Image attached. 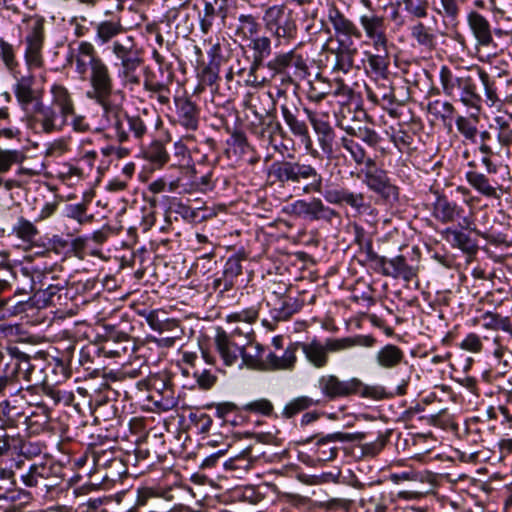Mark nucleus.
<instances>
[{
    "label": "nucleus",
    "mask_w": 512,
    "mask_h": 512,
    "mask_svg": "<svg viewBox=\"0 0 512 512\" xmlns=\"http://www.w3.org/2000/svg\"><path fill=\"white\" fill-rule=\"evenodd\" d=\"M467 24L477 46L488 47L493 44L491 25L486 17L472 10L467 14Z\"/></svg>",
    "instance_id": "nucleus-21"
},
{
    "label": "nucleus",
    "mask_w": 512,
    "mask_h": 512,
    "mask_svg": "<svg viewBox=\"0 0 512 512\" xmlns=\"http://www.w3.org/2000/svg\"><path fill=\"white\" fill-rule=\"evenodd\" d=\"M443 93L455 101L461 102L468 109L479 113L482 107V96L478 91L477 78L468 71L454 74L443 65L439 72Z\"/></svg>",
    "instance_id": "nucleus-4"
},
{
    "label": "nucleus",
    "mask_w": 512,
    "mask_h": 512,
    "mask_svg": "<svg viewBox=\"0 0 512 512\" xmlns=\"http://www.w3.org/2000/svg\"><path fill=\"white\" fill-rule=\"evenodd\" d=\"M363 183L387 204L399 200V188L391 182L387 171L379 168L371 158L366 161Z\"/></svg>",
    "instance_id": "nucleus-11"
},
{
    "label": "nucleus",
    "mask_w": 512,
    "mask_h": 512,
    "mask_svg": "<svg viewBox=\"0 0 512 512\" xmlns=\"http://www.w3.org/2000/svg\"><path fill=\"white\" fill-rule=\"evenodd\" d=\"M341 145L347 152H349V154L351 155L352 159L355 161L356 164H366V161L368 159L366 157V151L359 143H357L351 138L342 137Z\"/></svg>",
    "instance_id": "nucleus-57"
},
{
    "label": "nucleus",
    "mask_w": 512,
    "mask_h": 512,
    "mask_svg": "<svg viewBox=\"0 0 512 512\" xmlns=\"http://www.w3.org/2000/svg\"><path fill=\"white\" fill-rule=\"evenodd\" d=\"M243 410L263 416H271L274 411V406L268 399L261 398L245 404Z\"/></svg>",
    "instance_id": "nucleus-62"
},
{
    "label": "nucleus",
    "mask_w": 512,
    "mask_h": 512,
    "mask_svg": "<svg viewBox=\"0 0 512 512\" xmlns=\"http://www.w3.org/2000/svg\"><path fill=\"white\" fill-rule=\"evenodd\" d=\"M387 267L388 271H383V275L394 279L402 278L405 281H411L417 275L416 269L408 265L403 255L388 259Z\"/></svg>",
    "instance_id": "nucleus-38"
},
{
    "label": "nucleus",
    "mask_w": 512,
    "mask_h": 512,
    "mask_svg": "<svg viewBox=\"0 0 512 512\" xmlns=\"http://www.w3.org/2000/svg\"><path fill=\"white\" fill-rule=\"evenodd\" d=\"M405 11L413 18L422 19L428 16V0H402Z\"/></svg>",
    "instance_id": "nucleus-59"
},
{
    "label": "nucleus",
    "mask_w": 512,
    "mask_h": 512,
    "mask_svg": "<svg viewBox=\"0 0 512 512\" xmlns=\"http://www.w3.org/2000/svg\"><path fill=\"white\" fill-rule=\"evenodd\" d=\"M118 68V77L126 85H139L138 70L144 64V51L132 35H123L121 39L108 46Z\"/></svg>",
    "instance_id": "nucleus-5"
},
{
    "label": "nucleus",
    "mask_w": 512,
    "mask_h": 512,
    "mask_svg": "<svg viewBox=\"0 0 512 512\" xmlns=\"http://www.w3.org/2000/svg\"><path fill=\"white\" fill-rule=\"evenodd\" d=\"M376 339L372 335L354 337L327 338L325 343L314 339L308 343H299L307 361L315 368H324L329 362V352H339L355 346L373 347Z\"/></svg>",
    "instance_id": "nucleus-6"
},
{
    "label": "nucleus",
    "mask_w": 512,
    "mask_h": 512,
    "mask_svg": "<svg viewBox=\"0 0 512 512\" xmlns=\"http://www.w3.org/2000/svg\"><path fill=\"white\" fill-rule=\"evenodd\" d=\"M35 83L36 80L33 75H25L16 78V82L13 85L15 98L24 111H28L31 105H34L42 98V90L36 89L34 87Z\"/></svg>",
    "instance_id": "nucleus-17"
},
{
    "label": "nucleus",
    "mask_w": 512,
    "mask_h": 512,
    "mask_svg": "<svg viewBox=\"0 0 512 512\" xmlns=\"http://www.w3.org/2000/svg\"><path fill=\"white\" fill-rule=\"evenodd\" d=\"M261 29V24L256 16L247 13H241L237 17L234 29V35L242 41H248L256 36Z\"/></svg>",
    "instance_id": "nucleus-35"
},
{
    "label": "nucleus",
    "mask_w": 512,
    "mask_h": 512,
    "mask_svg": "<svg viewBox=\"0 0 512 512\" xmlns=\"http://www.w3.org/2000/svg\"><path fill=\"white\" fill-rule=\"evenodd\" d=\"M74 346L67 348L61 358H53L52 362L45 363L48 384H60L70 377V370L73 363Z\"/></svg>",
    "instance_id": "nucleus-18"
},
{
    "label": "nucleus",
    "mask_w": 512,
    "mask_h": 512,
    "mask_svg": "<svg viewBox=\"0 0 512 512\" xmlns=\"http://www.w3.org/2000/svg\"><path fill=\"white\" fill-rule=\"evenodd\" d=\"M375 53L365 51L364 56L366 58L367 65L365 69L368 73L376 77H380L387 81L388 68L390 64L388 46L382 50H374Z\"/></svg>",
    "instance_id": "nucleus-29"
},
{
    "label": "nucleus",
    "mask_w": 512,
    "mask_h": 512,
    "mask_svg": "<svg viewBox=\"0 0 512 512\" xmlns=\"http://www.w3.org/2000/svg\"><path fill=\"white\" fill-rule=\"evenodd\" d=\"M317 387L326 401L340 398L359 396L360 398L382 400L390 396L381 385L365 384L358 377L340 379L335 374H325L319 377Z\"/></svg>",
    "instance_id": "nucleus-3"
},
{
    "label": "nucleus",
    "mask_w": 512,
    "mask_h": 512,
    "mask_svg": "<svg viewBox=\"0 0 512 512\" xmlns=\"http://www.w3.org/2000/svg\"><path fill=\"white\" fill-rule=\"evenodd\" d=\"M2 413L14 426H16L22 419L23 423L28 428L35 423L33 422V417L36 415L34 412L30 415H26L21 407L12 404L9 400L3 402Z\"/></svg>",
    "instance_id": "nucleus-43"
},
{
    "label": "nucleus",
    "mask_w": 512,
    "mask_h": 512,
    "mask_svg": "<svg viewBox=\"0 0 512 512\" xmlns=\"http://www.w3.org/2000/svg\"><path fill=\"white\" fill-rule=\"evenodd\" d=\"M13 358L11 364L16 371L18 379L31 383L33 387L41 388L48 383V374L46 375L45 361L39 358H31L26 353L19 350L18 347H8Z\"/></svg>",
    "instance_id": "nucleus-10"
},
{
    "label": "nucleus",
    "mask_w": 512,
    "mask_h": 512,
    "mask_svg": "<svg viewBox=\"0 0 512 512\" xmlns=\"http://www.w3.org/2000/svg\"><path fill=\"white\" fill-rule=\"evenodd\" d=\"M328 18L336 34L353 36L357 39L362 37L361 31L356 25L350 19L346 18L338 9H330Z\"/></svg>",
    "instance_id": "nucleus-37"
},
{
    "label": "nucleus",
    "mask_w": 512,
    "mask_h": 512,
    "mask_svg": "<svg viewBox=\"0 0 512 512\" xmlns=\"http://www.w3.org/2000/svg\"><path fill=\"white\" fill-rule=\"evenodd\" d=\"M15 452L26 458L37 456L42 452V445L40 443H33L26 441L20 435H16Z\"/></svg>",
    "instance_id": "nucleus-58"
},
{
    "label": "nucleus",
    "mask_w": 512,
    "mask_h": 512,
    "mask_svg": "<svg viewBox=\"0 0 512 512\" xmlns=\"http://www.w3.org/2000/svg\"><path fill=\"white\" fill-rule=\"evenodd\" d=\"M95 41L98 45H111L125 34V27L120 20H103L94 24Z\"/></svg>",
    "instance_id": "nucleus-22"
},
{
    "label": "nucleus",
    "mask_w": 512,
    "mask_h": 512,
    "mask_svg": "<svg viewBox=\"0 0 512 512\" xmlns=\"http://www.w3.org/2000/svg\"><path fill=\"white\" fill-rule=\"evenodd\" d=\"M265 67L274 74L282 75L283 84H296L308 75L306 60L294 50L277 54Z\"/></svg>",
    "instance_id": "nucleus-9"
},
{
    "label": "nucleus",
    "mask_w": 512,
    "mask_h": 512,
    "mask_svg": "<svg viewBox=\"0 0 512 512\" xmlns=\"http://www.w3.org/2000/svg\"><path fill=\"white\" fill-rule=\"evenodd\" d=\"M440 7L435 8L436 13L443 20L453 26L459 22L461 8L458 0H439Z\"/></svg>",
    "instance_id": "nucleus-45"
},
{
    "label": "nucleus",
    "mask_w": 512,
    "mask_h": 512,
    "mask_svg": "<svg viewBox=\"0 0 512 512\" xmlns=\"http://www.w3.org/2000/svg\"><path fill=\"white\" fill-rule=\"evenodd\" d=\"M325 50L334 56L332 70L334 72L348 73L354 63V56L357 53L356 48H351L350 45L346 44L342 40H338V46L336 48L325 46Z\"/></svg>",
    "instance_id": "nucleus-24"
},
{
    "label": "nucleus",
    "mask_w": 512,
    "mask_h": 512,
    "mask_svg": "<svg viewBox=\"0 0 512 512\" xmlns=\"http://www.w3.org/2000/svg\"><path fill=\"white\" fill-rule=\"evenodd\" d=\"M498 124V140L504 146H512V116L509 120L496 118Z\"/></svg>",
    "instance_id": "nucleus-64"
},
{
    "label": "nucleus",
    "mask_w": 512,
    "mask_h": 512,
    "mask_svg": "<svg viewBox=\"0 0 512 512\" xmlns=\"http://www.w3.org/2000/svg\"><path fill=\"white\" fill-rule=\"evenodd\" d=\"M113 91L102 92L94 95L87 96L89 99L94 100L103 109V117L108 119L124 109L121 105L111 101Z\"/></svg>",
    "instance_id": "nucleus-47"
},
{
    "label": "nucleus",
    "mask_w": 512,
    "mask_h": 512,
    "mask_svg": "<svg viewBox=\"0 0 512 512\" xmlns=\"http://www.w3.org/2000/svg\"><path fill=\"white\" fill-rule=\"evenodd\" d=\"M410 35L418 46L427 51L436 48L437 36L433 27L426 26L423 22L418 21L410 28Z\"/></svg>",
    "instance_id": "nucleus-36"
},
{
    "label": "nucleus",
    "mask_w": 512,
    "mask_h": 512,
    "mask_svg": "<svg viewBox=\"0 0 512 512\" xmlns=\"http://www.w3.org/2000/svg\"><path fill=\"white\" fill-rule=\"evenodd\" d=\"M442 235L453 247L468 255H474L478 251L477 242L461 230L448 227L442 232Z\"/></svg>",
    "instance_id": "nucleus-34"
},
{
    "label": "nucleus",
    "mask_w": 512,
    "mask_h": 512,
    "mask_svg": "<svg viewBox=\"0 0 512 512\" xmlns=\"http://www.w3.org/2000/svg\"><path fill=\"white\" fill-rule=\"evenodd\" d=\"M12 231L18 238L26 243H32L39 233L36 226L24 217L18 219Z\"/></svg>",
    "instance_id": "nucleus-51"
},
{
    "label": "nucleus",
    "mask_w": 512,
    "mask_h": 512,
    "mask_svg": "<svg viewBox=\"0 0 512 512\" xmlns=\"http://www.w3.org/2000/svg\"><path fill=\"white\" fill-rule=\"evenodd\" d=\"M175 105L179 124L187 130L195 131L199 124L197 105L187 97H176Z\"/></svg>",
    "instance_id": "nucleus-26"
},
{
    "label": "nucleus",
    "mask_w": 512,
    "mask_h": 512,
    "mask_svg": "<svg viewBox=\"0 0 512 512\" xmlns=\"http://www.w3.org/2000/svg\"><path fill=\"white\" fill-rule=\"evenodd\" d=\"M243 260H245L244 253H236L227 259L223 270V275L226 277L223 291L230 290L234 284V279L242 274Z\"/></svg>",
    "instance_id": "nucleus-42"
},
{
    "label": "nucleus",
    "mask_w": 512,
    "mask_h": 512,
    "mask_svg": "<svg viewBox=\"0 0 512 512\" xmlns=\"http://www.w3.org/2000/svg\"><path fill=\"white\" fill-rule=\"evenodd\" d=\"M466 180L483 196L489 198H499L496 187L486 175L477 171H468L466 173Z\"/></svg>",
    "instance_id": "nucleus-40"
},
{
    "label": "nucleus",
    "mask_w": 512,
    "mask_h": 512,
    "mask_svg": "<svg viewBox=\"0 0 512 512\" xmlns=\"http://www.w3.org/2000/svg\"><path fill=\"white\" fill-rule=\"evenodd\" d=\"M344 130L348 135L361 139L364 143L373 148L377 147L381 141L379 134L367 126H347Z\"/></svg>",
    "instance_id": "nucleus-48"
},
{
    "label": "nucleus",
    "mask_w": 512,
    "mask_h": 512,
    "mask_svg": "<svg viewBox=\"0 0 512 512\" xmlns=\"http://www.w3.org/2000/svg\"><path fill=\"white\" fill-rule=\"evenodd\" d=\"M13 358L9 348H0V369L2 368L3 375L0 376V395H5L8 390L12 395L14 392L20 391L22 388L16 387V382L19 381L16 371L11 369Z\"/></svg>",
    "instance_id": "nucleus-25"
},
{
    "label": "nucleus",
    "mask_w": 512,
    "mask_h": 512,
    "mask_svg": "<svg viewBox=\"0 0 512 512\" xmlns=\"http://www.w3.org/2000/svg\"><path fill=\"white\" fill-rule=\"evenodd\" d=\"M478 79L481 81L482 85L485 89V95L487 101L490 102V105H494L495 103L501 102V98L497 93V85L496 81L490 77V75L485 72L483 69H478Z\"/></svg>",
    "instance_id": "nucleus-53"
},
{
    "label": "nucleus",
    "mask_w": 512,
    "mask_h": 512,
    "mask_svg": "<svg viewBox=\"0 0 512 512\" xmlns=\"http://www.w3.org/2000/svg\"><path fill=\"white\" fill-rule=\"evenodd\" d=\"M377 364L385 369L397 367L404 359V352L396 345L387 344L375 356Z\"/></svg>",
    "instance_id": "nucleus-39"
},
{
    "label": "nucleus",
    "mask_w": 512,
    "mask_h": 512,
    "mask_svg": "<svg viewBox=\"0 0 512 512\" xmlns=\"http://www.w3.org/2000/svg\"><path fill=\"white\" fill-rule=\"evenodd\" d=\"M189 420L191 424H193L197 431L201 434L208 433L213 423L212 418L208 414L200 410L191 412L189 414Z\"/></svg>",
    "instance_id": "nucleus-63"
},
{
    "label": "nucleus",
    "mask_w": 512,
    "mask_h": 512,
    "mask_svg": "<svg viewBox=\"0 0 512 512\" xmlns=\"http://www.w3.org/2000/svg\"><path fill=\"white\" fill-rule=\"evenodd\" d=\"M55 268L35 271L30 276L29 291L34 292L33 298L42 306L55 305V297L68 285V280L54 274Z\"/></svg>",
    "instance_id": "nucleus-7"
},
{
    "label": "nucleus",
    "mask_w": 512,
    "mask_h": 512,
    "mask_svg": "<svg viewBox=\"0 0 512 512\" xmlns=\"http://www.w3.org/2000/svg\"><path fill=\"white\" fill-rule=\"evenodd\" d=\"M25 60L30 69L43 65L42 48L44 43V20L37 18L25 38Z\"/></svg>",
    "instance_id": "nucleus-16"
},
{
    "label": "nucleus",
    "mask_w": 512,
    "mask_h": 512,
    "mask_svg": "<svg viewBox=\"0 0 512 512\" xmlns=\"http://www.w3.org/2000/svg\"><path fill=\"white\" fill-rule=\"evenodd\" d=\"M322 403V400L317 399L314 400L311 397L308 396H300L293 400H291L283 409L282 415L283 417L289 419L295 416L296 414L300 413L301 411H304L311 406H317Z\"/></svg>",
    "instance_id": "nucleus-46"
},
{
    "label": "nucleus",
    "mask_w": 512,
    "mask_h": 512,
    "mask_svg": "<svg viewBox=\"0 0 512 512\" xmlns=\"http://www.w3.org/2000/svg\"><path fill=\"white\" fill-rule=\"evenodd\" d=\"M455 123L457 130L466 140L476 143L478 129L470 119L458 116Z\"/></svg>",
    "instance_id": "nucleus-60"
},
{
    "label": "nucleus",
    "mask_w": 512,
    "mask_h": 512,
    "mask_svg": "<svg viewBox=\"0 0 512 512\" xmlns=\"http://www.w3.org/2000/svg\"><path fill=\"white\" fill-rule=\"evenodd\" d=\"M51 105L66 120L75 114V104L71 92L62 84L54 83L50 88Z\"/></svg>",
    "instance_id": "nucleus-23"
},
{
    "label": "nucleus",
    "mask_w": 512,
    "mask_h": 512,
    "mask_svg": "<svg viewBox=\"0 0 512 512\" xmlns=\"http://www.w3.org/2000/svg\"><path fill=\"white\" fill-rule=\"evenodd\" d=\"M55 469L60 470V467L47 462L33 463L20 477L26 487H36L43 480L54 477L56 475Z\"/></svg>",
    "instance_id": "nucleus-27"
},
{
    "label": "nucleus",
    "mask_w": 512,
    "mask_h": 512,
    "mask_svg": "<svg viewBox=\"0 0 512 512\" xmlns=\"http://www.w3.org/2000/svg\"><path fill=\"white\" fill-rule=\"evenodd\" d=\"M304 109L307 108L302 107L301 101L297 97H285L280 105L282 118L292 135L299 138L302 142L310 144L309 128L302 117V114L305 113Z\"/></svg>",
    "instance_id": "nucleus-12"
},
{
    "label": "nucleus",
    "mask_w": 512,
    "mask_h": 512,
    "mask_svg": "<svg viewBox=\"0 0 512 512\" xmlns=\"http://www.w3.org/2000/svg\"><path fill=\"white\" fill-rule=\"evenodd\" d=\"M464 209L446 196H438L433 205V216L441 223H451L460 218Z\"/></svg>",
    "instance_id": "nucleus-32"
},
{
    "label": "nucleus",
    "mask_w": 512,
    "mask_h": 512,
    "mask_svg": "<svg viewBox=\"0 0 512 512\" xmlns=\"http://www.w3.org/2000/svg\"><path fill=\"white\" fill-rule=\"evenodd\" d=\"M117 452L112 447L107 449L103 448V446H96L92 449L91 458L94 466L97 469L104 468L107 469L108 466H111L114 460L117 459Z\"/></svg>",
    "instance_id": "nucleus-49"
},
{
    "label": "nucleus",
    "mask_w": 512,
    "mask_h": 512,
    "mask_svg": "<svg viewBox=\"0 0 512 512\" xmlns=\"http://www.w3.org/2000/svg\"><path fill=\"white\" fill-rule=\"evenodd\" d=\"M155 404L163 411H169L178 405V398L175 395L174 385L157 395Z\"/></svg>",
    "instance_id": "nucleus-61"
},
{
    "label": "nucleus",
    "mask_w": 512,
    "mask_h": 512,
    "mask_svg": "<svg viewBox=\"0 0 512 512\" xmlns=\"http://www.w3.org/2000/svg\"><path fill=\"white\" fill-rule=\"evenodd\" d=\"M215 345L225 365L232 366L243 353V346L236 344L231 335L224 330L218 331L215 337Z\"/></svg>",
    "instance_id": "nucleus-28"
},
{
    "label": "nucleus",
    "mask_w": 512,
    "mask_h": 512,
    "mask_svg": "<svg viewBox=\"0 0 512 512\" xmlns=\"http://www.w3.org/2000/svg\"><path fill=\"white\" fill-rule=\"evenodd\" d=\"M336 217H339V213L329 206H326L321 199L312 198L311 201H309V208L306 219L311 221L323 220L326 222H331Z\"/></svg>",
    "instance_id": "nucleus-41"
},
{
    "label": "nucleus",
    "mask_w": 512,
    "mask_h": 512,
    "mask_svg": "<svg viewBox=\"0 0 512 512\" xmlns=\"http://www.w3.org/2000/svg\"><path fill=\"white\" fill-rule=\"evenodd\" d=\"M218 15V10L213 3L206 1L202 14H199L200 30L203 34H208L212 29L215 19Z\"/></svg>",
    "instance_id": "nucleus-54"
},
{
    "label": "nucleus",
    "mask_w": 512,
    "mask_h": 512,
    "mask_svg": "<svg viewBox=\"0 0 512 512\" xmlns=\"http://www.w3.org/2000/svg\"><path fill=\"white\" fill-rule=\"evenodd\" d=\"M111 501L110 496L89 498L86 502L80 503L74 512H107L106 506Z\"/></svg>",
    "instance_id": "nucleus-56"
},
{
    "label": "nucleus",
    "mask_w": 512,
    "mask_h": 512,
    "mask_svg": "<svg viewBox=\"0 0 512 512\" xmlns=\"http://www.w3.org/2000/svg\"><path fill=\"white\" fill-rule=\"evenodd\" d=\"M270 174L285 185L301 188L303 193H323L324 199L334 205H348L358 213L370 209L363 193H355L345 187L327 189L323 192V176L318 169L301 161H277L271 165Z\"/></svg>",
    "instance_id": "nucleus-1"
},
{
    "label": "nucleus",
    "mask_w": 512,
    "mask_h": 512,
    "mask_svg": "<svg viewBox=\"0 0 512 512\" xmlns=\"http://www.w3.org/2000/svg\"><path fill=\"white\" fill-rule=\"evenodd\" d=\"M257 458L258 456L252 455V447L249 446L240 454L231 458L225 465L230 469L249 470Z\"/></svg>",
    "instance_id": "nucleus-52"
},
{
    "label": "nucleus",
    "mask_w": 512,
    "mask_h": 512,
    "mask_svg": "<svg viewBox=\"0 0 512 512\" xmlns=\"http://www.w3.org/2000/svg\"><path fill=\"white\" fill-rule=\"evenodd\" d=\"M135 344L126 333H117L110 335L104 342L102 350L108 357H120L133 351Z\"/></svg>",
    "instance_id": "nucleus-33"
},
{
    "label": "nucleus",
    "mask_w": 512,
    "mask_h": 512,
    "mask_svg": "<svg viewBox=\"0 0 512 512\" xmlns=\"http://www.w3.org/2000/svg\"><path fill=\"white\" fill-rule=\"evenodd\" d=\"M367 96L372 102L381 104L391 116L396 117L398 115L396 107L401 103L396 99L394 89L390 84L383 83L375 91L367 89Z\"/></svg>",
    "instance_id": "nucleus-31"
},
{
    "label": "nucleus",
    "mask_w": 512,
    "mask_h": 512,
    "mask_svg": "<svg viewBox=\"0 0 512 512\" xmlns=\"http://www.w3.org/2000/svg\"><path fill=\"white\" fill-rule=\"evenodd\" d=\"M304 301L299 298L287 297L281 302V306L275 309L274 319L283 321L302 309Z\"/></svg>",
    "instance_id": "nucleus-50"
},
{
    "label": "nucleus",
    "mask_w": 512,
    "mask_h": 512,
    "mask_svg": "<svg viewBox=\"0 0 512 512\" xmlns=\"http://www.w3.org/2000/svg\"><path fill=\"white\" fill-rule=\"evenodd\" d=\"M265 29L276 39L291 40L297 35L293 11L285 5L266 8L262 17Z\"/></svg>",
    "instance_id": "nucleus-8"
},
{
    "label": "nucleus",
    "mask_w": 512,
    "mask_h": 512,
    "mask_svg": "<svg viewBox=\"0 0 512 512\" xmlns=\"http://www.w3.org/2000/svg\"><path fill=\"white\" fill-rule=\"evenodd\" d=\"M30 117L35 124L40 125L42 132L47 134L61 131L67 123V120L62 118L51 104H45L42 98L33 105Z\"/></svg>",
    "instance_id": "nucleus-15"
},
{
    "label": "nucleus",
    "mask_w": 512,
    "mask_h": 512,
    "mask_svg": "<svg viewBox=\"0 0 512 512\" xmlns=\"http://www.w3.org/2000/svg\"><path fill=\"white\" fill-rule=\"evenodd\" d=\"M363 433H343L335 432L327 434L325 436L317 438L316 436L311 437L307 442H311L316 439L314 443V457L319 462H328L334 460L337 455L339 448L338 443L360 441L364 438Z\"/></svg>",
    "instance_id": "nucleus-13"
},
{
    "label": "nucleus",
    "mask_w": 512,
    "mask_h": 512,
    "mask_svg": "<svg viewBox=\"0 0 512 512\" xmlns=\"http://www.w3.org/2000/svg\"><path fill=\"white\" fill-rule=\"evenodd\" d=\"M143 155L146 160L159 167L165 165L170 159L164 143L159 140L152 141L143 150Z\"/></svg>",
    "instance_id": "nucleus-44"
},
{
    "label": "nucleus",
    "mask_w": 512,
    "mask_h": 512,
    "mask_svg": "<svg viewBox=\"0 0 512 512\" xmlns=\"http://www.w3.org/2000/svg\"><path fill=\"white\" fill-rule=\"evenodd\" d=\"M126 117L127 112L123 110L122 112L106 119L110 127L114 129L115 136L119 142H126L129 140V134L125 127Z\"/></svg>",
    "instance_id": "nucleus-55"
},
{
    "label": "nucleus",
    "mask_w": 512,
    "mask_h": 512,
    "mask_svg": "<svg viewBox=\"0 0 512 512\" xmlns=\"http://www.w3.org/2000/svg\"><path fill=\"white\" fill-rule=\"evenodd\" d=\"M313 130L317 135L319 146L323 153L331 154L333 152V143L335 140V132L330 123L323 118L318 117L316 112L304 109Z\"/></svg>",
    "instance_id": "nucleus-19"
},
{
    "label": "nucleus",
    "mask_w": 512,
    "mask_h": 512,
    "mask_svg": "<svg viewBox=\"0 0 512 512\" xmlns=\"http://www.w3.org/2000/svg\"><path fill=\"white\" fill-rule=\"evenodd\" d=\"M249 48L253 51L250 72L254 73L266 65L265 60L272 53V42L268 36H254L249 39Z\"/></svg>",
    "instance_id": "nucleus-30"
},
{
    "label": "nucleus",
    "mask_w": 512,
    "mask_h": 512,
    "mask_svg": "<svg viewBox=\"0 0 512 512\" xmlns=\"http://www.w3.org/2000/svg\"><path fill=\"white\" fill-rule=\"evenodd\" d=\"M299 343H290L281 356L269 351L264 358V371H292L297 362Z\"/></svg>",
    "instance_id": "nucleus-20"
},
{
    "label": "nucleus",
    "mask_w": 512,
    "mask_h": 512,
    "mask_svg": "<svg viewBox=\"0 0 512 512\" xmlns=\"http://www.w3.org/2000/svg\"><path fill=\"white\" fill-rule=\"evenodd\" d=\"M359 23L367 39L372 42L374 50H382L388 46L389 39L387 35L388 21L384 15L371 10L360 15Z\"/></svg>",
    "instance_id": "nucleus-14"
},
{
    "label": "nucleus",
    "mask_w": 512,
    "mask_h": 512,
    "mask_svg": "<svg viewBox=\"0 0 512 512\" xmlns=\"http://www.w3.org/2000/svg\"><path fill=\"white\" fill-rule=\"evenodd\" d=\"M67 61L75 62V71L80 78L85 79L89 73L91 90L87 92V96L113 91L114 80L110 69L91 42H79L77 49L71 52Z\"/></svg>",
    "instance_id": "nucleus-2"
}]
</instances>
